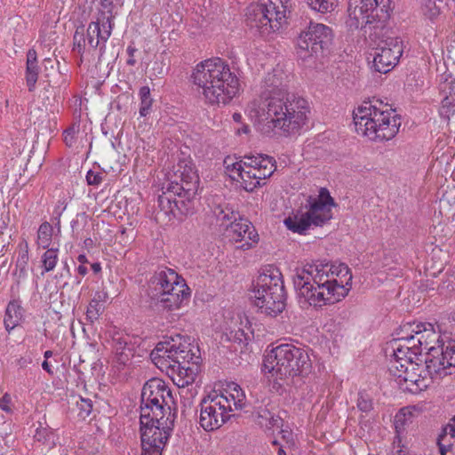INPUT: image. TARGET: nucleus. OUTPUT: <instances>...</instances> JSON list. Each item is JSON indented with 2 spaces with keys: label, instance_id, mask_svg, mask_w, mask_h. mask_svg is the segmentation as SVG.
<instances>
[{
  "label": "nucleus",
  "instance_id": "obj_1",
  "mask_svg": "<svg viewBox=\"0 0 455 455\" xmlns=\"http://www.w3.org/2000/svg\"><path fill=\"white\" fill-rule=\"evenodd\" d=\"M352 278L344 263L315 262L297 268L293 283L300 302L318 309L344 299L352 288Z\"/></svg>",
  "mask_w": 455,
  "mask_h": 455
},
{
  "label": "nucleus",
  "instance_id": "obj_2",
  "mask_svg": "<svg viewBox=\"0 0 455 455\" xmlns=\"http://www.w3.org/2000/svg\"><path fill=\"white\" fill-rule=\"evenodd\" d=\"M307 100L280 91L277 96L263 102L251 101L246 113L255 122L267 121L285 135H294L307 127L309 115Z\"/></svg>",
  "mask_w": 455,
  "mask_h": 455
},
{
  "label": "nucleus",
  "instance_id": "obj_3",
  "mask_svg": "<svg viewBox=\"0 0 455 455\" xmlns=\"http://www.w3.org/2000/svg\"><path fill=\"white\" fill-rule=\"evenodd\" d=\"M407 342L426 353L427 371L434 376L445 377L455 372V339L447 342L440 333L438 326L430 323L410 324Z\"/></svg>",
  "mask_w": 455,
  "mask_h": 455
},
{
  "label": "nucleus",
  "instance_id": "obj_4",
  "mask_svg": "<svg viewBox=\"0 0 455 455\" xmlns=\"http://www.w3.org/2000/svg\"><path fill=\"white\" fill-rule=\"evenodd\" d=\"M179 339V343H158L151 352L153 363L160 369L171 371L172 378L179 387L192 384L199 371L200 356L193 352L194 347L189 339Z\"/></svg>",
  "mask_w": 455,
  "mask_h": 455
},
{
  "label": "nucleus",
  "instance_id": "obj_5",
  "mask_svg": "<svg viewBox=\"0 0 455 455\" xmlns=\"http://www.w3.org/2000/svg\"><path fill=\"white\" fill-rule=\"evenodd\" d=\"M353 120L356 133L375 142L392 140L401 125L394 111L379 100L363 102L354 110Z\"/></svg>",
  "mask_w": 455,
  "mask_h": 455
},
{
  "label": "nucleus",
  "instance_id": "obj_6",
  "mask_svg": "<svg viewBox=\"0 0 455 455\" xmlns=\"http://www.w3.org/2000/svg\"><path fill=\"white\" fill-rule=\"evenodd\" d=\"M146 291L155 306L167 311L179 309L190 298L185 280L173 269L164 266L158 267L152 274Z\"/></svg>",
  "mask_w": 455,
  "mask_h": 455
},
{
  "label": "nucleus",
  "instance_id": "obj_7",
  "mask_svg": "<svg viewBox=\"0 0 455 455\" xmlns=\"http://www.w3.org/2000/svg\"><path fill=\"white\" fill-rule=\"evenodd\" d=\"M311 370L307 352L291 343L280 344L267 350L263 360V371L275 380H286L305 376Z\"/></svg>",
  "mask_w": 455,
  "mask_h": 455
},
{
  "label": "nucleus",
  "instance_id": "obj_8",
  "mask_svg": "<svg viewBox=\"0 0 455 455\" xmlns=\"http://www.w3.org/2000/svg\"><path fill=\"white\" fill-rule=\"evenodd\" d=\"M251 299L264 314L275 316L285 307L283 275L275 266L264 267L251 290Z\"/></svg>",
  "mask_w": 455,
  "mask_h": 455
},
{
  "label": "nucleus",
  "instance_id": "obj_9",
  "mask_svg": "<svg viewBox=\"0 0 455 455\" xmlns=\"http://www.w3.org/2000/svg\"><path fill=\"white\" fill-rule=\"evenodd\" d=\"M393 11L392 0H349L347 26L351 29L382 30Z\"/></svg>",
  "mask_w": 455,
  "mask_h": 455
},
{
  "label": "nucleus",
  "instance_id": "obj_10",
  "mask_svg": "<svg viewBox=\"0 0 455 455\" xmlns=\"http://www.w3.org/2000/svg\"><path fill=\"white\" fill-rule=\"evenodd\" d=\"M226 68L227 65L222 59H208L197 64L191 76L194 84L202 89V93L210 104L226 106L228 102Z\"/></svg>",
  "mask_w": 455,
  "mask_h": 455
},
{
  "label": "nucleus",
  "instance_id": "obj_11",
  "mask_svg": "<svg viewBox=\"0 0 455 455\" xmlns=\"http://www.w3.org/2000/svg\"><path fill=\"white\" fill-rule=\"evenodd\" d=\"M289 0H259L247 8L246 21L262 35L279 30L287 21Z\"/></svg>",
  "mask_w": 455,
  "mask_h": 455
},
{
  "label": "nucleus",
  "instance_id": "obj_12",
  "mask_svg": "<svg viewBox=\"0 0 455 455\" xmlns=\"http://www.w3.org/2000/svg\"><path fill=\"white\" fill-rule=\"evenodd\" d=\"M333 34L330 27L310 21L297 37V54L301 59L323 56L329 50Z\"/></svg>",
  "mask_w": 455,
  "mask_h": 455
},
{
  "label": "nucleus",
  "instance_id": "obj_13",
  "mask_svg": "<svg viewBox=\"0 0 455 455\" xmlns=\"http://www.w3.org/2000/svg\"><path fill=\"white\" fill-rule=\"evenodd\" d=\"M140 420L141 455H162L173 430V423L169 421L164 426L152 425L148 419V411L145 409Z\"/></svg>",
  "mask_w": 455,
  "mask_h": 455
},
{
  "label": "nucleus",
  "instance_id": "obj_14",
  "mask_svg": "<svg viewBox=\"0 0 455 455\" xmlns=\"http://www.w3.org/2000/svg\"><path fill=\"white\" fill-rule=\"evenodd\" d=\"M228 421V397L221 389L213 390L201 403L200 426L205 431L220 429Z\"/></svg>",
  "mask_w": 455,
  "mask_h": 455
},
{
  "label": "nucleus",
  "instance_id": "obj_15",
  "mask_svg": "<svg viewBox=\"0 0 455 455\" xmlns=\"http://www.w3.org/2000/svg\"><path fill=\"white\" fill-rule=\"evenodd\" d=\"M258 162L260 163L259 170L251 172H243V163H233L229 166V180L245 191H253L261 180L270 177L275 170L273 158L268 156L258 155Z\"/></svg>",
  "mask_w": 455,
  "mask_h": 455
},
{
  "label": "nucleus",
  "instance_id": "obj_16",
  "mask_svg": "<svg viewBox=\"0 0 455 455\" xmlns=\"http://www.w3.org/2000/svg\"><path fill=\"white\" fill-rule=\"evenodd\" d=\"M403 54V44L397 37L381 40L374 50L373 68L377 72L387 73L398 63Z\"/></svg>",
  "mask_w": 455,
  "mask_h": 455
},
{
  "label": "nucleus",
  "instance_id": "obj_17",
  "mask_svg": "<svg viewBox=\"0 0 455 455\" xmlns=\"http://www.w3.org/2000/svg\"><path fill=\"white\" fill-rule=\"evenodd\" d=\"M259 241V235L254 227L245 218L232 212L229 216V242L240 243L237 249H251Z\"/></svg>",
  "mask_w": 455,
  "mask_h": 455
},
{
  "label": "nucleus",
  "instance_id": "obj_18",
  "mask_svg": "<svg viewBox=\"0 0 455 455\" xmlns=\"http://www.w3.org/2000/svg\"><path fill=\"white\" fill-rule=\"evenodd\" d=\"M334 206V201L326 188H321L319 195L311 198L309 201V209L307 212L314 226H322L331 219V209Z\"/></svg>",
  "mask_w": 455,
  "mask_h": 455
},
{
  "label": "nucleus",
  "instance_id": "obj_19",
  "mask_svg": "<svg viewBox=\"0 0 455 455\" xmlns=\"http://www.w3.org/2000/svg\"><path fill=\"white\" fill-rule=\"evenodd\" d=\"M403 377L399 387L411 393L423 391L432 384L434 379L443 378L430 374L427 370V366L424 369L422 366L414 363L411 364V367L406 371Z\"/></svg>",
  "mask_w": 455,
  "mask_h": 455
},
{
  "label": "nucleus",
  "instance_id": "obj_20",
  "mask_svg": "<svg viewBox=\"0 0 455 455\" xmlns=\"http://www.w3.org/2000/svg\"><path fill=\"white\" fill-rule=\"evenodd\" d=\"M172 402L171 390L163 380L152 379L144 385L141 392V405H170Z\"/></svg>",
  "mask_w": 455,
  "mask_h": 455
},
{
  "label": "nucleus",
  "instance_id": "obj_21",
  "mask_svg": "<svg viewBox=\"0 0 455 455\" xmlns=\"http://www.w3.org/2000/svg\"><path fill=\"white\" fill-rule=\"evenodd\" d=\"M211 229L218 235H225L228 231V203L221 196L214 195L211 201Z\"/></svg>",
  "mask_w": 455,
  "mask_h": 455
},
{
  "label": "nucleus",
  "instance_id": "obj_22",
  "mask_svg": "<svg viewBox=\"0 0 455 455\" xmlns=\"http://www.w3.org/2000/svg\"><path fill=\"white\" fill-rule=\"evenodd\" d=\"M287 75L283 72L282 68L276 67L273 69L272 73H267L263 80L264 92L259 99L253 101L263 102L266 98L277 96L280 91L287 92L286 89Z\"/></svg>",
  "mask_w": 455,
  "mask_h": 455
},
{
  "label": "nucleus",
  "instance_id": "obj_23",
  "mask_svg": "<svg viewBox=\"0 0 455 455\" xmlns=\"http://www.w3.org/2000/svg\"><path fill=\"white\" fill-rule=\"evenodd\" d=\"M169 185H171L170 191L174 195L181 197L183 194L186 198H194L198 190L199 177L191 168L185 169L180 175V183L171 182Z\"/></svg>",
  "mask_w": 455,
  "mask_h": 455
},
{
  "label": "nucleus",
  "instance_id": "obj_24",
  "mask_svg": "<svg viewBox=\"0 0 455 455\" xmlns=\"http://www.w3.org/2000/svg\"><path fill=\"white\" fill-rule=\"evenodd\" d=\"M115 15L110 11H100L97 20L89 24V32L96 33V36L101 38L103 44L100 50L101 52L105 51V43L108 40L114 28Z\"/></svg>",
  "mask_w": 455,
  "mask_h": 455
},
{
  "label": "nucleus",
  "instance_id": "obj_25",
  "mask_svg": "<svg viewBox=\"0 0 455 455\" xmlns=\"http://www.w3.org/2000/svg\"><path fill=\"white\" fill-rule=\"evenodd\" d=\"M133 337L129 334L115 332L112 336L113 347L116 354V360L119 364L125 365L135 352V342Z\"/></svg>",
  "mask_w": 455,
  "mask_h": 455
},
{
  "label": "nucleus",
  "instance_id": "obj_26",
  "mask_svg": "<svg viewBox=\"0 0 455 455\" xmlns=\"http://www.w3.org/2000/svg\"><path fill=\"white\" fill-rule=\"evenodd\" d=\"M390 359L402 360L403 363H408L409 360H413V355H417L419 349L407 342V336H403L393 339L387 347Z\"/></svg>",
  "mask_w": 455,
  "mask_h": 455
},
{
  "label": "nucleus",
  "instance_id": "obj_27",
  "mask_svg": "<svg viewBox=\"0 0 455 455\" xmlns=\"http://www.w3.org/2000/svg\"><path fill=\"white\" fill-rule=\"evenodd\" d=\"M251 323L245 314L238 310L229 318V332H234V340L239 343L246 342L252 333Z\"/></svg>",
  "mask_w": 455,
  "mask_h": 455
},
{
  "label": "nucleus",
  "instance_id": "obj_28",
  "mask_svg": "<svg viewBox=\"0 0 455 455\" xmlns=\"http://www.w3.org/2000/svg\"><path fill=\"white\" fill-rule=\"evenodd\" d=\"M145 409L148 411V419H152V425L164 426L169 421L174 424L175 412L172 411L171 405H141L140 421L146 413Z\"/></svg>",
  "mask_w": 455,
  "mask_h": 455
},
{
  "label": "nucleus",
  "instance_id": "obj_29",
  "mask_svg": "<svg viewBox=\"0 0 455 455\" xmlns=\"http://www.w3.org/2000/svg\"><path fill=\"white\" fill-rule=\"evenodd\" d=\"M229 100L243 91L244 84L238 60L229 53Z\"/></svg>",
  "mask_w": 455,
  "mask_h": 455
},
{
  "label": "nucleus",
  "instance_id": "obj_30",
  "mask_svg": "<svg viewBox=\"0 0 455 455\" xmlns=\"http://www.w3.org/2000/svg\"><path fill=\"white\" fill-rule=\"evenodd\" d=\"M283 223L287 229L299 235H305L313 225L307 212L292 213L284 219Z\"/></svg>",
  "mask_w": 455,
  "mask_h": 455
},
{
  "label": "nucleus",
  "instance_id": "obj_31",
  "mask_svg": "<svg viewBox=\"0 0 455 455\" xmlns=\"http://www.w3.org/2000/svg\"><path fill=\"white\" fill-rule=\"evenodd\" d=\"M39 67L37 65V54L36 50L30 49L27 53L26 63V84L28 92L36 90V84L38 80Z\"/></svg>",
  "mask_w": 455,
  "mask_h": 455
},
{
  "label": "nucleus",
  "instance_id": "obj_32",
  "mask_svg": "<svg viewBox=\"0 0 455 455\" xmlns=\"http://www.w3.org/2000/svg\"><path fill=\"white\" fill-rule=\"evenodd\" d=\"M23 312L19 300H12L8 303L4 319V327L8 332L20 324L23 318Z\"/></svg>",
  "mask_w": 455,
  "mask_h": 455
},
{
  "label": "nucleus",
  "instance_id": "obj_33",
  "mask_svg": "<svg viewBox=\"0 0 455 455\" xmlns=\"http://www.w3.org/2000/svg\"><path fill=\"white\" fill-rule=\"evenodd\" d=\"M171 185L168 184L166 188V191L163 192L162 195L158 196V208L159 213L163 212L168 220H171L172 218H176L175 208L173 207L174 198L178 196V195H174L173 192H171Z\"/></svg>",
  "mask_w": 455,
  "mask_h": 455
},
{
  "label": "nucleus",
  "instance_id": "obj_34",
  "mask_svg": "<svg viewBox=\"0 0 455 455\" xmlns=\"http://www.w3.org/2000/svg\"><path fill=\"white\" fill-rule=\"evenodd\" d=\"M413 409L411 407L402 408L395 416V436L403 437L406 427L413 420Z\"/></svg>",
  "mask_w": 455,
  "mask_h": 455
},
{
  "label": "nucleus",
  "instance_id": "obj_35",
  "mask_svg": "<svg viewBox=\"0 0 455 455\" xmlns=\"http://www.w3.org/2000/svg\"><path fill=\"white\" fill-rule=\"evenodd\" d=\"M423 17L435 23L442 13L443 0H419Z\"/></svg>",
  "mask_w": 455,
  "mask_h": 455
},
{
  "label": "nucleus",
  "instance_id": "obj_36",
  "mask_svg": "<svg viewBox=\"0 0 455 455\" xmlns=\"http://www.w3.org/2000/svg\"><path fill=\"white\" fill-rule=\"evenodd\" d=\"M281 421V418L272 414L267 408L259 407L256 411L257 424L267 430L279 427Z\"/></svg>",
  "mask_w": 455,
  "mask_h": 455
},
{
  "label": "nucleus",
  "instance_id": "obj_37",
  "mask_svg": "<svg viewBox=\"0 0 455 455\" xmlns=\"http://www.w3.org/2000/svg\"><path fill=\"white\" fill-rule=\"evenodd\" d=\"M402 362V360L389 359V373L398 385H401L406 371L411 367V364L413 363L412 360H409L408 363H403Z\"/></svg>",
  "mask_w": 455,
  "mask_h": 455
},
{
  "label": "nucleus",
  "instance_id": "obj_38",
  "mask_svg": "<svg viewBox=\"0 0 455 455\" xmlns=\"http://www.w3.org/2000/svg\"><path fill=\"white\" fill-rule=\"evenodd\" d=\"M233 401L234 410H241L246 403L245 394L239 385L236 383L229 382V403ZM233 409L229 404V411Z\"/></svg>",
  "mask_w": 455,
  "mask_h": 455
},
{
  "label": "nucleus",
  "instance_id": "obj_39",
  "mask_svg": "<svg viewBox=\"0 0 455 455\" xmlns=\"http://www.w3.org/2000/svg\"><path fill=\"white\" fill-rule=\"evenodd\" d=\"M315 12L328 13L333 12L339 4V0H305Z\"/></svg>",
  "mask_w": 455,
  "mask_h": 455
},
{
  "label": "nucleus",
  "instance_id": "obj_40",
  "mask_svg": "<svg viewBox=\"0 0 455 455\" xmlns=\"http://www.w3.org/2000/svg\"><path fill=\"white\" fill-rule=\"evenodd\" d=\"M53 234L52 226L47 222H43L37 231V243L43 249H47L52 242Z\"/></svg>",
  "mask_w": 455,
  "mask_h": 455
},
{
  "label": "nucleus",
  "instance_id": "obj_41",
  "mask_svg": "<svg viewBox=\"0 0 455 455\" xmlns=\"http://www.w3.org/2000/svg\"><path fill=\"white\" fill-rule=\"evenodd\" d=\"M58 252V249L48 247L46 251L42 255L41 262L44 272H50L55 268L59 259Z\"/></svg>",
  "mask_w": 455,
  "mask_h": 455
},
{
  "label": "nucleus",
  "instance_id": "obj_42",
  "mask_svg": "<svg viewBox=\"0 0 455 455\" xmlns=\"http://www.w3.org/2000/svg\"><path fill=\"white\" fill-rule=\"evenodd\" d=\"M140 98V114L141 116H147L152 106L153 100L150 96V89L148 86H142L139 92Z\"/></svg>",
  "mask_w": 455,
  "mask_h": 455
},
{
  "label": "nucleus",
  "instance_id": "obj_43",
  "mask_svg": "<svg viewBox=\"0 0 455 455\" xmlns=\"http://www.w3.org/2000/svg\"><path fill=\"white\" fill-rule=\"evenodd\" d=\"M193 198H186L181 195V197L176 196L174 198L173 207L175 208L176 218L187 215L189 213L192 205L191 201Z\"/></svg>",
  "mask_w": 455,
  "mask_h": 455
},
{
  "label": "nucleus",
  "instance_id": "obj_44",
  "mask_svg": "<svg viewBox=\"0 0 455 455\" xmlns=\"http://www.w3.org/2000/svg\"><path fill=\"white\" fill-rule=\"evenodd\" d=\"M356 406L360 411L368 415L373 410L372 399L370 395L364 391L359 392Z\"/></svg>",
  "mask_w": 455,
  "mask_h": 455
},
{
  "label": "nucleus",
  "instance_id": "obj_45",
  "mask_svg": "<svg viewBox=\"0 0 455 455\" xmlns=\"http://www.w3.org/2000/svg\"><path fill=\"white\" fill-rule=\"evenodd\" d=\"M102 313V305L97 299H92L87 307L86 319L91 323L98 320Z\"/></svg>",
  "mask_w": 455,
  "mask_h": 455
},
{
  "label": "nucleus",
  "instance_id": "obj_46",
  "mask_svg": "<svg viewBox=\"0 0 455 455\" xmlns=\"http://www.w3.org/2000/svg\"><path fill=\"white\" fill-rule=\"evenodd\" d=\"M236 163H243V172H251V170L259 171L260 163L258 162V156H244L243 159Z\"/></svg>",
  "mask_w": 455,
  "mask_h": 455
},
{
  "label": "nucleus",
  "instance_id": "obj_47",
  "mask_svg": "<svg viewBox=\"0 0 455 455\" xmlns=\"http://www.w3.org/2000/svg\"><path fill=\"white\" fill-rule=\"evenodd\" d=\"M403 437L395 436L393 441V455H411L403 442Z\"/></svg>",
  "mask_w": 455,
  "mask_h": 455
},
{
  "label": "nucleus",
  "instance_id": "obj_48",
  "mask_svg": "<svg viewBox=\"0 0 455 455\" xmlns=\"http://www.w3.org/2000/svg\"><path fill=\"white\" fill-rule=\"evenodd\" d=\"M452 438L449 435L441 434L438 437L437 444L439 446V451L441 455H446L448 451L453 446Z\"/></svg>",
  "mask_w": 455,
  "mask_h": 455
},
{
  "label": "nucleus",
  "instance_id": "obj_49",
  "mask_svg": "<svg viewBox=\"0 0 455 455\" xmlns=\"http://www.w3.org/2000/svg\"><path fill=\"white\" fill-rule=\"evenodd\" d=\"M34 438L43 443H50L52 438V432L46 427H40L36 428Z\"/></svg>",
  "mask_w": 455,
  "mask_h": 455
},
{
  "label": "nucleus",
  "instance_id": "obj_50",
  "mask_svg": "<svg viewBox=\"0 0 455 455\" xmlns=\"http://www.w3.org/2000/svg\"><path fill=\"white\" fill-rule=\"evenodd\" d=\"M81 410V416L85 418L89 416L92 410V402L91 399L80 398V402L77 403Z\"/></svg>",
  "mask_w": 455,
  "mask_h": 455
},
{
  "label": "nucleus",
  "instance_id": "obj_51",
  "mask_svg": "<svg viewBox=\"0 0 455 455\" xmlns=\"http://www.w3.org/2000/svg\"><path fill=\"white\" fill-rule=\"evenodd\" d=\"M103 180L102 174L100 172H94L90 170L86 174V181L90 186H99Z\"/></svg>",
  "mask_w": 455,
  "mask_h": 455
},
{
  "label": "nucleus",
  "instance_id": "obj_52",
  "mask_svg": "<svg viewBox=\"0 0 455 455\" xmlns=\"http://www.w3.org/2000/svg\"><path fill=\"white\" fill-rule=\"evenodd\" d=\"M82 43H84V38L83 34L78 35V32L76 31L74 35V47L73 52H77L78 54H82L84 51V45Z\"/></svg>",
  "mask_w": 455,
  "mask_h": 455
},
{
  "label": "nucleus",
  "instance_id": "obj_53",
  "mask_svg": "<svg viewBox=\"0 0 455 455\" xmlns=\"http://www.w3.org/2000/svg\"><path fill=\"white\" fill-rule=\"evenodd\" d=\"M64 142L68 147H72L75 142V129L68 128L64 132Z\"/></svg>",
  "mask_w": 455,
  "mask_h": 455
},
{
  "label": "nucleus",
  "instance_id": "obj_54",
  "mask_svg": "<svg viewBox=\"0 0 455 455\" xmlns=\"http://www.w3.org/2000/svg\"><path fill=\"white\" fill-rule=\"evenodd\" d=\"M28 261V243H25V251L23 253H21L17 260V266L20 267L21 270H23Z\"/></svg>",
  "mask_w": 455,
  "mask_h": 455
},
{
  "label": "nucleus",
  "instance_id": "obj_55",
  "mask_svg": "<svg viewBox=\"0 0 455 455\" xmlns=\"http://www.w3.org/2000/svg\"><path fill=\"white\" fill-rule=\"evenodd\" d=\"M442 434L449 435L450 438L455 439V416L451 419V422L443 428Z\"/></svg>",
  "mask_w": 455,
  "mask_h": 455
},
{
  "label": "nucleus",
  "instance_id": "obj_56",
  "mask_svg": "<svg viewBox=\"0 0 455 455\" xmlns=\"http://www.w3.org/2000/svg\"><path fill=\"white\" fill-rule=\"evenodd\" d=\"M10 403L11 396L8 394H5L3 397L0 398V408L6 412H11L12 409L9 406Z\"/></svg>",
  "mask_w": 455,
  "mask_h": 455
},
{
  "label": "nucleus",
  "instance_id": "obj_57",
  "mask_svg": "<svg viewBox=\"0 0 455 455\" xmlns=\"http://www.w3.org/2000/svg\"><path fill=\"white\" fill-rule=\"evenodd\" d=\"M280 434L282 435V438L285 441V443L288 444V445H293L294 444V440H293V435H292V433L287 429H282L280 431Z\"/></svg>",
  "mask_w": 455,
  "mask_h": 455
},
{
  "label": "nucleus",
  "instance_id": "obj_58",
  "mask_svg": "<svg viewBox=\"0 0 455 455\" xmlns=\"http://www.w3.org/2000/svg\"><path fill=\"white\" fill-rule=\"evenodd\" d=\"M136 51H137V49L135 47L132 46V45H129L127 47L126 52H127V53L129 55V59L126 61L127 65H129V66H134L135 65L136 60L134 59V53H135Z\"/></svg>",
  "mask_w": 455,
  "mask_h": 455
},
{
  "label": "nucleus",
  "instance_id": "obj_59",
  "mask_svg": "<svg viewBox=\"0 0 455 455\" xmlns=\"http://www.w3.org/2000/svg\"><path fill=\"white\" fill-rule=\"evenodd\" d=\"M32 359L30 357H20L16 360V365L20 368H25L31 363Z\"/></svg>",
  "mask_w": 455,
  "mask_h": 455
},
{
  "label": "nucleus",
  "instance_id": "obj_60",
  "mask_svg": "<svg viewBox=\"0 0 455 455\" xmlns=\"http://www.w3.org/2000/svg\"><path fill=\"white\" fill-rule=\"evenodd\" d=\"M101 7H102V10L101 11H110V12H113V3L112 1L110 0H103L101 2Z\"/></svg>",
  "mask_w": 455,
  "mask_h": 455
},
{
  "label": "nucleus",
  "instance_id": "obj_61",
  "mask_svg": "<svg viewBox=\"0 0 455 455\" xmlns=\"http://www.w3.org/2000/svg\"><path fill=\"white\" fill-rule=\"evenodd\" d=\"M42 368L50 375H53L54 371L52 369L51 364L48 363V361L44 360L42 363Z\"/></svg>",
  "mask_w": 455,
  "mask_h": 455
},
{
  "label": "nucleus",
  "instance_id": "obj_62",
  "mask_svg": "<svg viewBox=\"0 0 455 455\" xmlns=\"http://www.w3.org/2000/svg\"><path fill=\"white\" fill-rule=\"evenodd\" d=\"M101 41V38L96 36V39L94 37L92 38H89L88 39V44L92 47V48H97L99 45H100V42Z\"/></svg>",
  "mask_w": 455,
  "mask_h": 455
},
{
  "label": "nucleus",
  "instance_id": "obj_63",
  "mask_svg": "<svg viewBox=\"0 0 455 455\" xmlns=\"http://www.w3.org/2000/svg\"><path fill=\"white\" fill-rule=\"evenodd\" d=\"M77 273L81 275V276H84L85 275H87L88 273V268L84 266V265H80L78 267H77Z\"/></svg>",
  "mask_w": 455,
  "mask_h": 455
},
{
  "label": "nucleus",
  "instance_id": "obj_64",
  "mask_svg": "<svg viewBox=\"0 0 455 455\" xmlns=\"http://www.w3.org/2000/svg\"><path fill=\"white\" fill-rule=\"evenodd\" d=\"M91 267H92V271L95 274L101 271V266H100V263H99V262L92 263Z\"/></svg>",
  "mask_w": 455,
  "mask_h": 455
}]
</instances>
